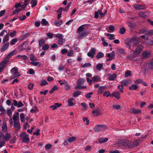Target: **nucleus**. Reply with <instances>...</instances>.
Returning a JSON list of instances; mask_svg holds the SVG:
<instances>
[{
  "instance_id": "nucleus-1",
  "label": "nucleus",
  "mask_w": 153,
  "mask_h": 153,
  "mask_svg": "<svg viewBox=\"0 0 153 153\" xmlns=\"http://www.w3.org/2000/svg\"><path fill=\"white\" fill-rule=\"evenodd\" d=\"M11 138V136L10 134H7L5 135L2 133H0V148H1L5 145V143L4 141H7Z\"/></svg>"
},
{
  "instance_id": "nucleus-2",
  "label": "nucleus",
  "mask_w": 153,
  "mask_h": 153,
  "mask_svg": "<svg viewBox=\"0 0 153 153\" xmlns=\"http://www.w3.org/2000/svg\"><path fill=\"white\" fill-rule=\"evenodd\" d=\"M85 79L82 78H81L79 79L77 82V85L75 87V89H83L86 88V87L85 86H82L85 82Z\"/></svg>"
},
{
  "instance_id": "nucleus-3",
  "label": "nucleus",
  "mask_w": 153,
  "mask_h": 153,
  "mask_svg": "<svg viewBox=\"0 0 153 153\" xmlns=\"http://www.w3.org/2000/svg\"><path fill=\"white\" fill-rule=\"evenodd\" d=\"M20 137L22 139L23 142L25 143H27L30 141V138L29 136L24 132L21 133L20 134Z\"/></svg>"
},
{
  "instance_id": "nucleus-4",
  "label": "nucleus",
  "mask_w": 153,
  "mask_h": 153,
  "mask_svg": "<svg viewBox=\"0 0 153 153\" xmlns=\"http://www.w3.org/2000/svg\"><path fill=\"white\" fill-rule=\"evenodd\" d=\"M106 128L105 125H97L96 126L94 129L96 132H100L103 131Z\"/></svg>"
},
{
  "instance_id": "nucleus-5",
  "label": "nucleus",
  "mask_w": 153,
  "mask_h": 153,
  "mask_svg": "<svg viewBox=\"0 0 153 153\" xmlns=\"http://www.w3.org/2000/svg\"><path fill=\"white\" fill-rule=\"evenodd\" d=\"M130 141L127 140H121L119 142V144L123 147L130 148Z\"/></svg>"
},
{
  "instance_id": "nucleus-6",
  "label": "nucleus",
  "mask_w": 153,
  "mask_h": 153,
  "mask_svg": "<svg viewBox=\"0 0 153 153\" xmlns=\"http://www.w3.org/2000/svg\"><path fill=\"white\" fill-rule=\"evenodd\" d=\"M88 33L86 30L78 32V38L79 39H82L88 36Z\"/></svg>"
},
{
  "instance_id": "nucleus-7",
  "label": "nucleus",
  "mask_w": 153,
  "mask_h": 153,
  "mask_svg": "<svg viewBox=\"0 0 153 153\" xmlns=\"http://www.w3.org/2000/svg\"><path fill=\"white\" fill-rule=\"evenodd\" d=\"M12 75L14 77H17L20 76L18 74L17 68L16 67L13 68L10 70Z\"/></svg>"
},
{
  "instance_id": "nucleus-8",
  "label": "nucleus",
  "mask_w": 153,
  "mask_h": 153,
  "mask_svg": "<svg viewBox=\"0 0 153 153\" xmlns=\"http://www.w3.org/2000/svg\"><path fill=\"white\" fill-rule=\"evenodd\" d=\"M9 60H7L4 59L0 63V67L4 70L7 64L9 62Z\"/></svg>"
},
{
  "instance_id": "nucleus-9",
  "label": "nucleus",
  "mask_w": 153,
  "mask_h": 153,
  "mask_svg": "<svg viewBox=\"0 0 153 153\" xmlns=\"http://www.w3.org/2000/svg\"><path fill=\"white\" fill-rule=\"evenodd\" d=\"M96 49L92 48L87 53V55L88 57L93 58L95 54Z\"/></svg>"
},
{
  "instance_id": "nucleus-10",
  "label": "nucleus",
  "mask_w": 153,
  "mask_h": 153,
  "mask_svg": "<svg viewBox=\"0 0 153 153\" xmlns=\"http://www.w3.org/2000/svg\"><path fill=\"white\" fill-rule=\"evenodd\" d=\"M16 54V50H13L11 52L9 53L7 55L4 59L6 60H9V59L13 56Z\"/></svg>"
},
{
  "instance_id": "nucleus-11",
  "label": "nucleus",
  "mask_w": 153,
  "mask_h": 153,
  "mask_svg": "<svg viewBox=\"0 0 153 153\" xmlns=\"http://www.w3.org/2000/svg\"><path fill=\"white\" fill-rule=\"evenodd\" d=\"M143 47L141 45H139L136 49L134 53L135 55L140 53L142 51Z\"/></svg>"
},
{
  "instance_id": "nucleus-12",
  "label": "nucleus",
  "mask_w": 153,
  "mask_h": 153,
  "mask_svg": "<svg viewBox=\"0 0 153 153\" xmlns=\"http://www.w3.org/2000/svg\"><path fill=\"white\" fill-rule=\"evenodd\" d=\"M120 82L123 85L125 86H126L131 83V81L129 79H126L121 81Z\"/></svg>"
},
{
  "instance_id": "nucleus-13",
  "label": "nucleus",
  "mask_w": 153,
  "mask_h": 153,
  "mask_svg": "<svg viewBox=\"0 0 153 153\" xmlns=\"http://www.w3.org/2000/svg\"><path fill=\"white\" fill-rule=\"evenodd\" d=\"M137 41L134 40H131V42H126V47L129 48H131V45H129V43L132 44L134 45H136L137 44Z\"/></svg>"
},
{
  "instance_id": "nucleus-14",
  "label": "nucleus",
  "mask_w": 153,
  "mask_h": 153,
  "mask_svg": "<svg viewBox=\"0 0 153 153\" xmlns=\"http://www.w3.org/2000/svg\"><path fill=\"white\" fill-rule=\"evenodd\" d=\"M9 42H7L4 44L1 48V51L3 52L6 50L9 47Z\"/></svg>"
},
{
  "instance_id": "nucleus-15",
  "label": "nucleus",
  "mask_w": 153,
  "mask_h": 153,
  "mask_svg": "<svg viewBox=\"0 0 153 153\" xmlns=\"http://www.w3.org/2000/svg\"><path fill=\"white\" fill-rule=\"evenodd\" d=\"M107 76L108 77V79L109 80L113 81L117 77V75L115 74H108Z\"/></svg>"
},
{
  "instance_id": "nucleus-16",
  "label": "nucleus",
  "mask_w": 153,
  "mask_h": 153,
  "mask_svg": "<svg viewBox=\"0 0 153 153\" xmlns=\"http://www.w3.org/2000/svg\"><path fill=\"white\" fill-rule=\"evenodd\" d=\"M14 127L16 131H18L20 128V124L19 121L14 122Z\"/></svg>"
},
{
  "instance_id": "nucleus-17",
  "label": "nucleus",
  "mask_w": 153,
  "mask_h": 153,
  "mask_svg": "<svg viewBox=\"0 0 153 153\" xmlns=\"http://www.w3.org/2000/svg\"><path fill=\"white\" fill-rule=\"evenodd\" d=\"M120 93L118 91L113 92L111 95L112 97H115L117 99H119L120 98Z\"/></svg>"
},
{
  "instance_id": "nucleus-18",
  "label": "nucleus",
  "mask_w": 153,
  "mask_h": 153,
  "mask_svg": "<svg viewBox=\"0 0 153 153\" xmlns=\"http://www.w3.org/2000/svg\"><path fill=\"white\" fill-rule=\"evenodd\" d=\"M134 7L137 10H144L145 7L143 5H140L139 4H135L134 5Z\"/></svg>"
},
{
  "instance_id": "nucleus-19",
  "label": "nucleus",
  "mask_w": 153,
  "mask_h": 153,
  "mask_svg": "<svg viewBox=\"0 0 153 153\" xmlns=\"http://www.w3.org/2000/svg\"><path fill=\"white\" fill-rule=\"evenodd\" d=\"M19 113L18 112H16L14 114L13 116V119L14 122L17 121H19Z\"/></svg>"
},
{
  "instance_id": "nucleus-20",
  "label": "nucleus",
  "mask_w": 153,
  "mask_h": 153,
  "mask_svg": "<svg viewBox=\"0 0 153 153\" xmlns=\"http://www.w3.org/2000/svg\"><path fill=\"white\" fill-rule=\"evenodd\" d=\"M61 105V103H56L53 105H51L50 108H52L53 110H55L58 107H60Z\"/></svg>"
},
{
  "instance_id": "nucleus-21",
  "label": "nucleus",
  "mask_w": 153,
  "mask_h": 153,
  "mask_svg": "<svg viewBox=\"0 0 153 153\" xmlns=\"http://www.w3.org/2000/svg\"><path fill=\"white\" fill-rule=\"evenodd\" d=\"M106 88L105 86H101L98 88V92L99 94H102L104 91V89Z\"/></svg>"
},
{
  "instance_id": "nucleus-22",
  "label": "nucleus",
  "mask_w": 153,
  "mask_h": 153,
  "mask_svg": "<svg viewBox=\"0 0 153 153\" xmlns=\"http://www.w3.org/2000/svg\"><path fill=\"white\" fill-rule=\"evenodd\" d=\"M16 58L23 59L24 60H27L28 58V57L25 55H18Z\"/></svg>"
},
{
  "instance_id": "nucleus-23",
  "label": "nucleus",
  "mask_w": 153,
  "mask_h": 153,
  "mask_svg": "<svg viewBox=\"0 0 153 153\" xmlns=\"http://www.w3.org/2000/svg\"><path fill=\"white\" fill-rule=\"evenodd\" d=\"M144 43L147 45H152L153 44V41L152 40L148 39H147Z\"/></svg>"
},
{
  "instance_id": "nucleus-24",
  "label": "nucleus",
  "mask_w": 153,
  "mask_h": 153,
  "mask_svg": "<svg viewBox=\"0 0 153 153\" xmlns=\"http://www.w3.org/2000/svg\"><path fill=\"white\" fill-rule=\"evenodd\" d=\"M92 79L93 81L95 82H98L100 79V77L99 76H95L92 77Z\"/></svg>"
},
{
  "instance_id": "nucleus-25",
  "label": "nucleus",
  "mask_w": 153,
  "mask_h": 153,
  "mask_svg": "<svg viewBox=\"0 0 153 153\" xmlns=\"http://www.w3.org/2000/svg\"><path fill=\"white\" fill-rule=\"evenodd\" d=\"M9 40V35L8 34H7L4 37L2 41V42L4 43L8 42Z\"/></svg>"
},
{
  "instance_id": "nucleus-26",
  "label": "nucleus",
  "mask_w": 153,
  "mask_h": 153,
  "mask_svg": "<svg viewBox=\"0 0 153 153\" xmlns=\"http://www.w3.org/2000/svg\"><path fill=\"white\" fill-rule=\"evenodd\" d=\"M2 128V131L4 132H7V126L6 123L4 122L3 123Z\"/></svg>"
},
{
  "instance_id": "nucleus-27",
  "label": "nucleus",
  "mask_w": 153,
  "mask_h": 153,
  "mask_svg": "<svg viewBox=\"0 0 153 153\" xmlns=\"http://www.w3.org/2000/svg\"><path fill=\"white\" fill-rule=\"evenodd\" d=\"M131 113L134 114H137L141 113V111L139 109H132L131 111Z\"/></svg>"
},
{
  "instance_id": "nucleus-28",
  "label": "nucleus",
  "mask_w": 153,
  "mask_h": 153,
  "mask_svg": "<svg viewBox=\"0 0 153 153\" xmlns=\"http://www.w3.org/2000/svg\"><path fill=\"white\" fill-rule=\"evenodd\" d=\"M107 56L109 58H112V59L114 58L115 56L114 51H113L111 53H108Z\"/></svg>"
},
{
  "instance_id": "nucleus-29",
  "label": "nucleus",
  "mask_w": 153,
  "mask_h": 153,
  "mask_svg": "<svg viewBox=\"0 0 153 153\" xmlns=\"http://www.w3.org/2000/svg\"><path fill=\"white\" fill-rule=\"evenodd\" d=\"M103 65L102 63H99L96 66V68L99 71H100L103 67Z\"/></svg>"
},
{
  "instance_id": "nucleus-30",
  "label": "nucleus",
  "mask_w": 153,
  "mask_h": 153,
  "mask_svg": "<svg viewBox=\"0 0 153 153\" xmlns=\"http://www.w3.org/2000/svg\"><path fill=\"white\" fill-rule=\"evenodd\" d=\"M108 140V139L106 137L100 138L99 140V143H100L106 142H107Z\"/></svg>"
},
{
  "instance_id": "nucleus-31",
  "label": "nucleus",
  "mask_w": 153,
  "mask_h": 153,
  "mask_svg": "<svg viewBox=\"0 0 153 153\" xmlns=\"http://www.w3.org/2000/svg\"><path fill=\"white\" fill-rule=\"evenodd\" d=\"M130 148H132L137 146L138 143L136 142H131L130 141Z\"/></svg>"
},
{
  "instance_id": "nucleus-32",
  "label": "nucleus",
  "mask_w": 153,
  "mask_h": 153,
  "mask_svg": "<svg viewBox=\"0 0 153 153\" xmlns=\"http://www.w3.org/2000/svg\"><path fill=\"white\" fill-rule=\"evenodd\" d=\"M148 66L149 69H153V59L150 61L148 64Z\"/></svg>"
},
{
  "instance_id": "nucleus-33",
  "label": "nucleus",
  "mask_w": 153,
  "mask_h": 153,
  "mask_svg": "<svg viewBox=\"0 0 153 153\" xmlns=\"http://www.w3.org/2000/svg\"><path fill=\"white\" fill-rule=\"evenodd\" d=\"M104 56V54L101 52H99L98 53L96 56V58L97 59H99L103 57Z\"/></svg>"
},
{
  "instance_id": "nucleus-34",
  "label": "nucleus",
  "mask_w": 153,
  "mask_h": 153,
  "mask_svg": "<svg viewBox=\"0 0 153 153\" xmlns=\"http://www.w3.org/2000/svg\"><path fill=\"white\" fill-rule=\"evenodd\" d=\"M58 44L59 45H62L65 42V39L62 38H59L57 41Z\"/></svg>"
},
{
  "instance_id": "nucleus-35",
  "label": "nucleus",
  "mask_w": 153,
  "mask_h": 153,
  "mask_svg": "<svg viewBox=\"0 0 153 153\" xmlns=\"http://www.w3.org/2000/svg\"><path fill=\"white\" fill-rule=\"evenodd\" d=\"M81 94V92L80 91L77 90L74 92L73 94V96L74 97L80 95Z\"/></svg>"
},
{
  "instance_id": "nucleus-36",
  "label": "nucleus",
  "mask_w": 153,
  "mask_h": 153,
  "mask_svg": "<svg viewBox=\"0 0 153 153\" xmlns=\"http://www.w3.org/2000/svg\"><path fill=\"white\" fill-rule=\"evenodd\" d=\"M118 53L119 55H125L126 54L125 51L123 49H118Z\"/></svg>"
},
{
  "instance_id": "nucleus-37",
  "label": "nucleus",
  "mask_w": 153,
  "mask_h": 153,
  "mask_svg": "<svg viewBox=\"0 0 153 153\" xmlns=\"http://www.w3.org/2000/svg\"><path fill=\"white\" fill-rule=\"evenodd\" d=\"M20 119L21 121L22 122H24L25 121V116L23 113H21L20 115Z\"/></svg>"
},
{
  "instance_id": "nucleus-38",
  "label": "nucleus",
  "mask_w": 153,
  "mask_h": 153,
  "mask_svg": "<svg viewBox=\"0 0 153 153\" xmlns=\"http://www.w3.org/2000/svg\"><path fill=\"white\" fill-rule=\"evenodd\" d=\"M37 0H32L31 1L30 4H31V7H33L36 6L37 4Z\"/></svg>"
},
{
  "instance_id": "nucleus-39",
  "label": "nucleus",
  "mask_w": 153,
  "mask_h": 153,
  "mask_svg": "<svg viewBox=\"0 0 153 153\" xmlns=\"http://www.w3.org/2000/svg\"><path fill=\"white\" fill-rule=\"evenodd\" d=\"M38 42L39 45L41 47L42 45L45 43V41L43 39H41L39 40Z\"/></svg>"
},
{
  "instance_id": "nucleus-40",
  "label": "nucleus",
  "mask_w": 153,
  "mask_h": 153,
  "mask_svg": "<svg viewBox=\"0 0 153 153\" xmlns=\"http://www.w3.org/2000/svg\"><path fill=\"white\" fill-rule=\"evenodd\" d=\"M138 87L136 85H132L131 86L129 87V89L130 90H136Z\"/></svg>"
},
{
  "instance_id": "nucleus-41",
  "label": "nucleus",
  "mask_w": 153,
  "mask_h": 153,
  "mask_svg": "<svg viewBox=\"0 0 153 153\" xmlns=\"http://www.w3.org/2000/svg\"><path fill=\"white\" fill-rule=\"evenodd\" d=\"M143 56L144 57H147L150 56V53L149 52L144 51L142 53Z\"/></svg>"
},
{
  "instance_id": "nucleus-42",
  "label": "nucleus",
  "mask_w": 153,
  "mask_h": 153,
  "mask_svg": "<svg viewBox=\"0 0 153 153\" xmlns=\"http://www.w3.org/2000/svg\"><path fill=\"white\" fill-rule=\"evenodd\" d=\"M59 88L56 85H54L51 89V91H50L49 93L50 94H52L56 90L58 89Z\"/></svg>"
},
{
  "instance_id": "nucleus-43",
  "label": "nucleus",
  "mask_w": 153,
  "mask_h": 153,
  "mask_svg": "<svg viewBox=\"0 0 153 153\" xmlns=\"http://www.w3.org/2000/svg\"><path fill=\"white\" fill-rule=\"evenodd\" d=\"M80 105L84 107V108L82 109L83 110H87V105L86 103L84 102H82L81 103Z\"/></svg>"
},
{
  "instance_id": "nucleus-44",
  "label": "nucleus",
  "mask_w": 153,
  "mask_h": 153,
  "mask_svg": "<svg viewBox=\"0 0 153 153\" xmlns=\"http://www.w3.org/2000/svg\"><path fill=\"white\" fill-rule=\"evenodd\" d=\"M48 84V82L45 80H43L41 81L40 85L42 86H44L47 85Z\"/></svg>"
},
{
  "instance_id": "nucleus-45",
  "label": "nucleus",
  "mask_w": 153,
  "mask_h": 153,
  "mask_svg": "<svg viewBox=\"0 0 153 153\" xmlns=\"http://www.w3.org/2000/svg\"><path fill=\"white\" fill-rule=\"evenodd\" d=\"M30 58L31 61H36L37 60V58L34 55L32 54L30 55Z\"/></svg>"
},
{
  "instance_id": "nucleus-46",
  "label": "nucleus",
  "mask_w": 153,
  "mask_h": 153,
  "mask_svg": "<svg viewBox=\"0 0 153 153\" xmlns=\"http://www.w3.org/2000/svg\"><path fill=\"white\" fill-rule=\"evenodd\" d=\"M74 100V99L71 98L69 99L68 100V105L69 106H72L73 105V103L72 101Z\"/></svg>"
},
{
  "instance_id": "nucleus-47",
  "label": "nucleus",
  "mask_w": 153,
  "mask_h": 153,
  "mask_svg": "<svg viewBox=\"0 0 153 153\" xmlns=\"http://www.w3.org/2000/svg\"><path fill=\"white\" fill-rule=\"evenodd\" d=\"M76 139V137H72L69 138L68 140V141L70 143L73 142Z\"/></svg>"
},
{
  "instance_id": "nucleus-48",
  "label": "nucleus",
  "mask_w": 153,
  "mask_h": 153,
  "mask_svg": "<svg viewBox=\"0 0 153 153\" xmlns=\"http://www.w3.org/2000/svg\"><path fill=\"white\" fill-rule=\"evenodd\" d=\"M106 36L109 37L108 38V39L110 40H112L114 39V35L113 34H111L110 33H107Z\"/></svg>"
},
{
  "instance_id": "nucleus-49",
  "label": "nucleus",
  "mask_w": 153,
  "mask_h": 153,
  "mask_svg": "<svg viewBox=\"0 0 153 153\" xmlns=\"http://www.w3.org/2000/svg\"><path fill=\"white\" fill-rule=\"evenodd\" d=\"M62 23V21L60 20L58 22H54V24L57 27L60 26Z\"/></svg>"
},
{
  "instance_id": "nucleus-50",
  "label": "nucleus",
  "mask_w": 153,
  "mask_h": 153,
  "mask_svg": "<svg viewBox=\"0 0 153 153\" xmlns=\"http://www.w3.org/2000/svg\"><path fill=\"white\" fill-rule=\"evenodd\" d=\"M41 24L43 25H47L48 24V22L45 19H44L41 21Z\"/></svg>"
},
{
  "instance_id": "nucleus-51",
  "label": "nucleus",
  "mask_w": 153,
  "mask_h": 153,
  "mask_svg": "<svg viewBox=\"0 0 153 153\" xmlns=\"http://www.w3.org/2000/svg\"><path fill=\"white\" fill-rule=\"evenodd\" d=\"M84 28L82 26H80L78 29L77 30V33H78V32H82L83 31Z\"/></svg>"
},
{
  "instance_id": "nucleus-52",
  "label": "nucleus",
  "mask_w": 153,
  "mask_h": 153,
  "mask_svg": "<svg viewBox=\"0 0 153 153\" xmlns=\"http://www.w3.org/2000/svg\"><path fill=\"white\" fill-rule=\"evenodd\" d=\"M107 12V11L106 10H105L104 13H102L101 12V10H100V12L99 13V16L101 17H104L105 14Z\"/></svg>"
},
{
  "instance_id": "nucleus-53",
  "label": "nucleus",
  "mask_w": 153,
  "mask_h": 153,
  "mask_svg": "<svg viewBox=\"0 0 153 153\" xmlns=\"http://www.w3.org/2000/svg\"><path fill=\"white\" fill-rule=\"evenodd\" d=\"M49 48V46L47 44L44 45L42 47V49L45 51L48 50Z\"/></svg>"
},
{
  "instance_id": "nucleus-54",
  "label": "nucleus",
  "mask_w": 153,
  "mask_h": 153,
  "mask_svg": "<svg viewBox=\"0 0 153 153\" xmlns=\"http://www.w3.org/2000/svg\"><path fill=\"white\" fill-rule=\"evenodd\" d=\"M138 15L139 16L142 17L144 18L146 16V15L145 14V13L143 11L140 12L139 13Z\"/></svg>"
},
{
  "instance_id": "nucleus-55",
  "label": "nucleus",
  "mask_w": 153,
  "mask_h": 153,
  "mask_svg": "<svg viewBox=\"0 0 153 153\" xmlns=\"http://www.w3.org/2000/svg\"><path fill=\"white\" fill-rule=\"evenodd\" d=\"M22 10V9H18L15 10H14L13 12V14H18L19 12L21 11Z\"/></svg>"
},
{
  "instance_id": "nucleus-56",
  "label": "nucleus",
  "mask_w": 153,
  "mask_h": 153,
  "mask_svg": "<svg viewBox=\"0 0 153 153\" xmlns=\"http://www.w3.org/2000/svg\"><path fill=\"white\" fill-rule=\"evenodd\" d=\"M30 63L31 64L35 66L40 65V63L39 62H35L33 61H32L30 62Z\"/></svg>"
},
{
  "instance_id": "nucleus-57",
  "label": "nucleus",
  "mask_w": 153,
  "mask_h": 153,
  "mask_svg": "<svg viewBox=\"0 0 153 153\" xmlns=\"http://www.w3.org/2000/svg\"><path fill=\"white\" fill-rule=\"evenodd\" d=\"M110 95L111 96V94L108 91L105 92L103 94V96L106 97H108Z\"/></svg>"
},
{
  "instance_id": "nucleus-58",
  "label": "nucleus",
  "mask_w": 153,
  "mask_h": 153,
  "mask_svg": "<svg viewBox=\"0 0 153 153\" xmlns=\"http://www.w3.org/2000/svg\"><path fill=\"white\" fill-rule=\"evenodd\" d=\"M17 38H14L12 39L10 42V45H14L17 42Z\"/></svg>"
},
{
  "instance_id": "nucleus-59",
  "label": "nucleus",
  "mask_w": 153,
  "mask_h": 153,
  "mask_svg": "<svg viewBox=\"0 0 153 153\" xmlns=\"http://www.w3.org/2000/svg\"><path fill=\"white\" fill-rule=\"evenodd\" d=\"M93 114H94V115L96 116H97L100 114L99 111L98 110H94L92 111Z\"/></svg>"
},
{
  "instance_id": "nucleus-60",
  "label": "nucleus",
  "mask_w": 153,
  "mask_h": 153,
  "mask_svg": "<svg viewBox=\"0 0 153 153\" xmlns=\"http://www.w3.org/2000/svg\"><path fill=\"white\" fill-rule=\"evenodd\" d=\"M91 64L90 63H85L83 65H82L81 67L83 68H87L89 66H91Z\"/></svg>"
},
{
  "instance_id": "nucleus-61",
  "label": "nucleus",
  "mask_w": 153,
  "mask_h": 153,
  "mask_svg": "<svg viewBox=\"0 0 153 153\" xmlns=\"http://www.w3.org/2000/svg\"><path fill=\"white\" fill-rule=\"evenodd\" d=\"M37 111H38V109L36 107H33L30 110L31 113H34Z\"/></svg>"
},
{
  "instance_id": "nucleus-62",
  "label": "nucleus",
  "mask_w": 153,
  "mask_h": 153,
  "mask_svg": "<svg viewBox=\"0 0 153 153\" xmlns=\"http://www.w3.org/2000/svg\"><path fill=\"white\" fill-rule=\"evenodd\" d=\"M34 84L31 83H30L28 85V88L30 90H31L33 89L34 86Z\"/></svg>"
},
{
  "instance_id": "nucleus-63",
  "label": "nucleus",
  "mask_w": 153,
  "mask_h": 153,
  "mask_svg": "<svg viewBox=\"0 0 153 153\" xmlns=\"http://www.w3.org/2000/svg\"><path fill=\"white\" fill-rule=\"evenodd\" d=\"M131 75V71H126L125 74V76L126 77H128V76H130Z\"/></svg>"
},
{
  "instance_id": "nucleus-64",
  "label": "nucleus",
  "mask_w": 153,
  "mask_h": 153,
  "mask_svg": "<svg viewBox=\"0 0 153 153\" xmlns=\"http://www.w3.org/2000/svg\"><path fill=\"white\" fill-rule=\"evenodd\" d=\"M146 34L148 36L153 35V31L149 30L146 32Z\"/></svg>"
}]
</instances>
